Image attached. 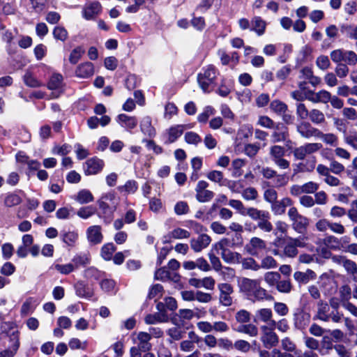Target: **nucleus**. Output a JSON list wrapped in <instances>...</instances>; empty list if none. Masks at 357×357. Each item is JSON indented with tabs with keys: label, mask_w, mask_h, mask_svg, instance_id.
Returning a JSON list of instances; mask_svg holds the SVG:
<instances>
[{
	"label": "nucleus",
	"mask_w": 357,
	"mask_h": 357,
	"mask_svg": "<svg viewBox=\"0 0 357 357\" xmlns=\"http://www.w3.org/2000/svg\"><path fill=\"white\" fill-rule=\"evenodd\" d=\"M271 109L276 113L284 114L287 109V106L279 100H273L270 105Z\"/></svg>",
	"instance_id": "774afa93"
},
{
	"label": "nucleus",
	"mask_w": 357,
	"mask_h": 357,
	"mask_svg": "<svg viewBox=\"0 0 357 357\" xmlns=\"http://www.w3.org/2000/svg\"><path fill=\"white\" fill-rule=\"evenodd\" d=\"M252 24L251 31H255L259 36H261L264 33L266 23L261 17L259 16L254 17L252 20Z\"/></svg>",
	"instance_id": "f704fd0d"
},
{
	"label": "nucleus",
	"mask_w": 357,
	"mask_h": 357,
	"mask_svg": "<svg viewBox=\"0 0 357 357\" xmlns=\"http://www.w3.org/2000/svg\"><path fill=\"white\" fill-rule=\"evenodd\" d=\"M54 269L61 274L68 275L75 269V266L71 263L66 264H56L54 265Z\"/></svg>",
	"instance_id": "680f3d73"
},
{
	"label": "nucleus",
	"mask_w": 357,
	"mask_h": 357,
	"mask_svg": "<svg viewBox=\"0 0 357 357\" xmlns=\"http://www.w3.org/2000/svg\"><path fill=\"white\" fill-rule=\"evenodd\" d=\"M343 61L347 66H355L357 63V54L354 51L344 50Z\"/></svg>",
	"instance_id": "052dcab7"
},
{
	"label": "nucleus",
	"mask_w": 357,
	"mask_h": 357,
	"mask_svg": "<svg viewBox=\"0 0 357 357\" xmlns=\"http://www.w3.org/2000/svg\"><path fill=\"white\" fill-rule=\"evenodd\" d=\"M20 96L25 99V100H33L34 99H40L44 96L43 91H22L20 92Z\"/></svg>",
	"instance_id": "49530a36"
},
{
	"label": "nucleus",
	"mask_w": 357,
	"mask_h": 357,
	"mask_svg": "<svg viewBox=\"0 0 357 357\" xmlns=\"http://www.w3.org/2000/svg\"><path fill=\"white\" fill-rule=\"evenodd\" d=\"M192 125H176L167 130V139L165 144H169L174 142L180 136L182 135L185 129L192 128Z\"/></svg>",
	"instance_id": "4468645a"
},
{
	"label": "nucleus",
	"mask_w": 357,
	"mask_h": 357,
	"mask_svg": "<svg viewBox=\"0 0 357 357\" xmlns=\"http://www.w3.org/2000/svg\"><path fill=\"white\" fill-rule=\"evenodd\" d=\"M250 313L245 310H241L235 314V319L240 324L249 323L251 319Z\"/></svg>",
	"instance_id": "4d7b16f0"
},
{
	"label": "nucleus",
	"mask_w": 357,
	"mask_h": 357,
	"mask_svg": "<svg viewBox=\"0 0 357 357\" xmlns=\"http://www.w3.org/2000/svg\"><path fill=\"white\" fill-rule=\"evenodd\" d=\"M328 167L331 172L337 175L342 174L345 170L344 166L333 158L330 159Z\"/></svg>",
	"instance_id": "864d4df0"
},
{
	"label": "nucleus",
	"mask_w": 357,
	"mask_h": 357,
	"mask_svg": "<svg viewBox=\"0 0 357 357\" xmlns=\"http://www.w3.org/2000/svg\"><path fill=\"white\" fill-rule=\"evenodd\" d=\"M276 289L281 293H289L291 291V284L289 280H279L275 285Z\"/></svg>",
	"instance_id": "bf43d9fd"
},
{
	"label": "nucleus",
	"mask_w": 357,
	"mask_h": 357,
	"mask_svg": "<svg viewBox=\"0 0 357 357\" xmlns=\"http://www.w3.org/2000/svg\"><path fill=\"white\" fill-rule=\"evenodd\" d=\"M291 96L298 101L307 99L313 102L326 103L330 99V93L328 91H319L317 93L314 91H293Z\"/></svg>",
	"instance_id": "f03ea898"
},
{
	"label": "nucleus",
	"mask_w": 357,
	"mask_h": 357,
	"mask_svg": "<svg viewBox=\"0 0 357 357\" xmlns=\"http://www.w3.org/2000/svg\"><path fill=\"white\" fill-rule=\"evenodd\" d=\"M341 31L345 33L349 38L357 40V25L342 24Z\"/></svg>",
	"instance_id": "603ef678"
},
{
	"label": "nucleus",
	"mask_w": 357,
	"mask_h": 357,
	"mask_svg": "<svg viewBox=\"0 0 357 357\" xmlns=\"http://www.w3.org/2000/svg\"><path fill=\"white\" fill-rule=\"evenodd\" d=\"M190 236V233L188 231L178 227L173 229L168 234L167 236H165V238H169V239H182L188 238Z\"/></svg>",
	"instance_id": "79ce46f5"
},
{
	"label": "nucleus",
	"mask_w": 357,
	"mask_h": 357,
	"mask_svg": "<svg viewBox=\"0 0 357 357\" xmlns=\"http://www.w3.org/2000/svg\"><path fill=\"white\" fill-rule=\"evenodd\" d=\"M317 312L315 316V318L319 319L323 321H328V314L330 307L329 305L324 301L323 300H319L317 302Z\"/></svg>",
	"instance_id": "5701e85b"
},
{
	"label": "nucleus",
	"mask_w": 357,
	"mask_h": 357,
	"mask_svg": "<svg viewBox=\"0 0 357 357\" xmlns=\"http://www.w3.org/2000/svg\"><path fill=\"white\" fill-rule=\"evenodd\" d=\"M154 278L157 280L166 281L172 280L174 282H178L180 278L177 273L170 272L165 266L157 269L155 272Z\"/></svg>",
	"instance_id": "aec40b11"
},
{
	"label": "nucleus",
	"mask_w": 357,
	"mask_h": 357,
	"mask_svg": "<svg viewBox=\"0 0 357 357\" xmlns=\"http://www.w3.org/2000/svg\"><path fill=\"white\" fill-rule=\"evenodd\" d=\"M315 158L312 157L311 160H307L306 162H299L296 165L295 172H311L315 167Z\"/></svg>",
	"instance_id": "a19ab883"
},
{
	"label": "nucleus",
	"mask_w": 357,
	"mask_h": 357,
	"mask_svg": "<svg viewBox=\"0 0 357 357\" xmlns=\"http://www.w3.org/2000/svg\"><path fill=\"white\" fill-rule=\"evenodd\" d=\"M65 86L63 76L59 73L53 74L48 82L49 89H57Z\"/></svg>",
	"instance_id": "4c0bfd02"
},
{
	"label": "nucleus",
	"mask_w": 357,
	"mask_h": 357,
	"mask_svg": "<svg viewBox=\"0 0 357 357\" xmlns=\"http://www.w3.org/2000/svg\"><path fill=\"white\" fill-rule=\"evenodd\" d=\"M94 73V66L91 62H84L79 64L75 70V75L79 78H88Z\"/></svg>",
	"instance_id": "412c9836"
},
{
	"label": "nucleus",
	"mask_w": 357,
	"mask_h": 357,
	"mask_svg": "<svg viewBox=\"0 0 357 357\" xmlns=\"http://www.w3.org/2000/svg\"><path fill=\"white\" fill-rule=\"evenodd\" d=\"M285 153L286 151L284 147L281 146L273 145L270 148V156L272 161L276 159H279L281 157H284Z\"/></svg>",
	"instance_id": "6e6d98bb"
},
{
	"label": "nucleus",
	"mask_w": 357,
	"mask_h": 357,
	"mask_svg": "<svg viewBox=\"0 0 357 357\" xmlns=\"http://www.w3.org/2000/svg\"><path fill=\"white\" fill-rule=\"evenodd\" d=\"M273 129L274 131L271 134L272 143L275 144L282 142L291 143V140L289 138V135L287 127L281 123H278Z\"/></svg>",
	"instance_id": "9b49d317"
},
{
	"label": "nucleus",
	"mask_w": 357,
	"mask_h": 357,
	"mask_svg": "<svg viewBox=\"0 0 357 357\" xmlns=\"http://www.w3.org/2000/svg\"><path fill=\"white\" fill-rule=\"evenodd\" d=\"M335 344L331 339L327 336L322 338L319 343V352L322 356L329 355L333 351Z\"/></svg>",
	"instance_id": "7c9ffc66"
},
{
	"label": "nucleus",
	"mask_w": 357,
	"mask_h": 357,
	"mask_svg": "<svg viewBox=\"0 0 357 357\" xmlns=\"http://www.w3.org/2000/svg\"><path fill=\"white\" fill-rule=\"evenodd\" d=\"M309 118L314 124H321L326 121L325 116L323 112L315 109L310 112Z\"/></svg>",
	"instance_id": "de8ad7c7"
},
{
	"label": "nucleus",
	"mask_w": 357,
	"mask_h": 357,
	"mask_svg": "<svg viewBox=\"0 0 357 357\" xmlns=\"http://www.w3.org/2000/svg\"><path fill=\"white\" fill-rule=\"evenodd\" d=\"M84 53V50H82L80 47L75 48L70 54L69 61L72 64L77 63L79 61Z\"/></svg>",
	"instance_id": "338daca9"
},
{
	"label": "nucleus",
	"mask_w": 357,
	"mask_h": 357,
	"mask_svg": "<svg viewBox=\"0 0 357 357\" xmlns=\"http://www.w3.org/2000/svg\"><path fill=\"white\" fill-rule=\"evenodd\" d=\"M316 277V273L310 269H307L305 272L296 271L294 273V279L303 284H306L310 280H314Z\"/></svg>",
	"instance_id": "cd10ccee"
},
{
	"label": "nucleus",
	"mask_w": 357,
	"mask_h": 357,
	"mask_svg": "<svg viewBox=\"0 0 357 357\" xmlns=\"http://www.w3.org/2000/svg\"><path fill=\"white\" fill-rule=\"evenodd\" d=\"M10 341L13 343L12 344L11 349H5L0 353V357H13L17 351L20 342L17 335L13 333L10 337Z\"/></svg>",
	"instance_id": "c756f323"
},
{
	"label": "nucleus",
	"mask_w": 357,
	"mask_h": 357,
	"mask_svg": "<svg viewBox=\"0 0 357 357\" xmlns=\"http://www.w3.org/2000/svg\"><path fill=\"white\" fill-rule=\"evenodd\" d=\"M240 291L245 294L254 301H264L272 298L267 291L260 286L259 280L241 278L238 280Z\"/></svg>",
	"instance_id": "f257e3e1"
},
{
	"label": "nucleus",
	"mask_w": 357,
	"mask_h": 357,
	"mask_svg": "<svg viewBox=\"0 0 357 357\" xmlns=\"http://www.w3.org/2000/svg\"><path fill=\"white\" fill-rule=\"evenodd\" d=\"M261 340L266 349H271L278 345L279 337L274 331H264Z\"/></svg>",
	"instance_id": "4be33fe9"
},
{
	"label": "nucleus",
	"mask_w": 357,
	"mask_h": 357,
	"mask_svg": "<svg viewBox=\"0 0 357 357\" xmlns=\"http://www.w3.org/2000/svg\"><path fill=\"white\" fill-rule=\"evenodd\" d=\"M334 261L338 264L342 266L349 275L353 276V279L357 281V264L343 256H336L333 257Z\"/></svg>",
	"instance_id": "f8f14e48"
},
{
	"label": "nucleus",
	"mask_w": 357,
	"mask_h": 357,
	"mask_svg": "<svg viewBox=\"0 0 357 357\" xmlns=\"http://www.w3.org/2000/svg\"><path fill=\"white\" fill-rule=\"evenodd\" d=\"M75 199L80 204H85L93 202L94 198L89 190L83 189L78 192Z\"/></svg>",
	"instance_id": "e433bc0d"
},
{
	"label": "nucleus",
	"mask_w": 357,
	"mask_h": 357,
	"mask_svg": "<svg viewBox=\"0 0 357 357\" xmlns=\"http://www.w3.org/2000/svg\"><path fill=\"white\" fill-rule=\"evenodd\" d=\"M280 278L281 276L278 272H266L264 276V281L270 287L275 286Z\"/></svg>",
	"instance_id": "5fc2aeb1"
},
{
	"label": "nucleus",
	"mask_w": 357,
	"mask_h": 357,
	"mask_svg": "<svg viewBox=\"0 0 357 357\" xmlns=\"http://www.w3.org/2000/svg\"><path fill=\"white\" fill-rule=\"evenodd\" d=\"M297 132L304 138H310L312 137H317L319 130L314 128L307 121H302L297 125Z\"/></svg>",
	"instance_id": "dca6fc26"
},
{
	"label": "nucleus",
	"mask_w": 357,
	"mask_h": 357,
	"mask_svg": "<svg viewBox=\"0 0 357 357\" xmlns=\"http://www.w3.org/2000/svg\"><path fill=\"white\" fill-rule=\"evenodd\" d=\"M238 264H241L242 268L244 270H251L253 271L259 270V264L252 257H242L241 256Z\"/></svg>",
	"instance_id": "c85d7f7f"
},
{
	"label": "nucleus",
	"mask_w": 357,
	"mask_h": 357,
	"mask_svg": "<svg viewBox=\"0 0 357 357\" xmlns=\"http://www.w3.org/2000/svg\"><path fill=\"white\" fill-rule=\"evenodd\" d=\"M114 196L113 194H108L102 196L100 199L98 200L97 204L101 213L98 214V216L104 220L106 224L110 222L112 217L114 210L109 206V205L104 199L112 200Z\"/></svg>",
	"instance_id": "6e6552de"
},
{
	"label": "nucleus",
	"mask_w": 357,
	"mask_h": 357,
	"mask_svg": "<svg viewBox=\"0 0 357 357\" xmlns=\"http://www.w3.org/2000/svg\"><path fill=\"white\" fill-rule=\"evenodd\" d=\"M305 245L301 238L289 237L284 244L283 253L287 257L294 258L298 253L297 248H304Z\"/></svg>",
	"instance_id": "423d86ee"
},
{
	"label": "nucleus",
	"mask_w": 357,
	"mask_h": 357,
	"mask_svg": "<svg viewBox=\"0 0 357 357\" xmlns=\"http://www.w3.org/2000/svg\"><path fill=\"white\" fill-rule=\"evenodd\" d=\"M101 11V5L98 1L90 2L85 5L83 9V17L87 20H92Z\"/></svg>",
	"instance_id": "6ab92c4d"
},
{
	"label": "nucleus",
	"mask_w": 357,
	"mask_h": 357,
	"mask_svg": "<svg viewBox=\"0 0 357 357\" xmlns=\"http://www.w3.org/2000/svg\"><path fill=\"white\" fill-rule=\"evenodd\" d=\"M62 241L68 246L73 247L75 245L78 239V234L76 231H65L61 234Z\"/></svg>",
	"instance_id": "37998d69"
},
{
	"label": "nucleus",
	"mask_w": 357,
	"mask_h": 357,
	"mask_svg": "<svg viewBox=\"0 0 357 357\" xmlns=\"http://www.w3.org/2000/svg\"><path fill=\"white\" fill-rule=\"evenodd\" d=\"M144 321L147 324H155L159 322H167L168 317L167 314L156 312L147 314L144 318Z\"/></svg>",
	"instance_id": "c9c22d12"
},
{
	"label": "nucleus",
	"mask_w": 357,
	"mask_h": 357,
	"mask_svg": "<svg viewBox=\"0 0 357 357\" xmlns=\"http://www.w3.org/2000/svg\"><path fill=\"white\" fill-rule=\"evenodd\" d=\"M268 212V211H267L259 210L257 208L250 207L247 208L245 215H248L253 220L257 221L261 218H264V215H266Z\"/></svg>",
	"instance_id": "c03bdc74"
},
{
	"label": "nucleus",
	"mask_w": 357,
	"mask_h": 357,
	"mask_svg": "<svg viewBox=\"0 0 357 357\" xmlns=\"http://www.w3.org/2000/svg\"><path fill=\"white\" fill-rule=\"evenodd\" d=\"M270 219L271 215L269 212H268L266 215H264V218H261L259 220H257V226L253 227V229L259 228L264 232H271L273 230V227L272 223L270 222Z\"/></svg>",
	"instance_id": "473e14b6"
},
{
	"label": "nucleus",
	"mask_w": 357,
	"mask_h": 357,
	"mask_svg": "<svg viewBox=\"0 0 357 357\" xmlns=\"http://www.w3.org/2000/svg\"><path fill=\"white\" fill-rule=\"evenodd\" d=\"M229 240L228 238H222L218 243V246L221 250V257L222 259L229 264H238L241 255L236 252H232L226 247L229 245Z\"/></svg>",
	"instance_id": "39448f33"
},
{
	"label": "nucleus",
	"mask_w": 357,
	"mask_h": 357,
	"mask_svg": "<svg viewBox=\"0 0 357 357\" xmlns=\"http://www.w3.org/2000/svg\"><path fill=\"white\" fill-rule=\"evenodd\" d=\"M76 294L81 298H90L93 296V291L82 281H79L75 284Z\"/></svg>",
	"instance_id": "b1692460"
},
{
	"label": "nucleus",
	"mask_w": 357,
	"mask_h": 357,
	"mask_svg": "<svg viewBox=\"0 0 357 357\" xmlns=\"http://www.w3.org/2000/svg\"><path fill=\"white\" fill-rule=\"evenodd\" d=\"M218 289L220 291V303L225 307L231 305L233 298L231 295L234 293L232 285L229 283H220L218 284Z\"/></svg>",
	"instance_id": "1a4fd4ad"
},
{
	"label": "nucleus",
	"mask_w": 357,
	"mask_h": 357,
	"mask_svg": "<svg viewBox=\"0 0 357 357\" xmlns=\"http://www.w3.org/2000/svg\"><path fill=\"white\" fill-rule=\"evenodd\" d=\"M140 128L142 132L149 136L153 137L155 135V130L152 126L151 119L150 116H144L140 122Z\"/></svg>",
	"instance_id": "2f4dec72"
},
{
	"label": "nucleus",
	"mask_w": 357,
	"mask_h": 357,
	"mask_svg": "<svg viewBox=\"0 0 357 357\" xmlns=\"http://www.w3.org/2000/svg\"><path fill=\"white\" fill-rule=\"evenodd\" d=\"M116 250V247L112 243L105 244L101 248V256L107 261L112 259L113 253Z\"/></svg>",
	"instance_id": "8fccbe9b"
},
{
	"label": "nucleus",
	"mask_w": 357,
	"mask_h": 357,
	"mask_svg": "<svg viewBox=\"0 0 357 357\" xmlns=\"http://www.w3.org/2000/svg\"><path fill=\"white\" fill-rule=\"evenodd\" d=\"M266 249V243L259 237H252L245 245L244 250L250 256L257 257Z\"/></svg>",
	"instance_id": "0eeeda50"
},
{
	"label": "nucleus",
	"mask_w": 357,
	"mask_h": 357,
	"mask_svg": "<svg viewBox=\"0 0 357 357\" xmlns=\"http://www.w3.org/2000/svg\"><path fill=\"white\" fill-rule=\"evenodd\" d=\"M117 121L121 126L131 130L137 125V120L135 116H129L125 114H121L117 116Z\"/></svg>",
	"instance_id": "bb28decb"
},
{
	"label": "nucleus",
	"mask_w": 357,
	"mask_h": 357,
	"mask_svg": "<svg viewBox=\"0 0 357 357\" xmlns=\"http://www.w3.org/2000/svg\"><path fill=\"white\" fill-rule=\"evenodd\" d=\"M317 138L321 139L324 143L332 146L335 147L338 145V137L333 133H324L319 130Z\"/></svg>",
	"instance_id": "58836bf2"
},
{
	"label": "nucleus",
	"mask_w": 357,
	"mask_h": 357,
	"mask_svg": "<svg viewBox=\"0 0 357 357\" xmlns=\"http://www.w3.org/2000/svg\"><path fill=\"white\" fill-rule=\"evenodd\" d=\"M215 79V70L212 66H208L203 73L198 75L197 80L199 86L202 89H206L207 88H214Z\"/></svg>",
	"instance_id": "20e7f679"
},
{
	"label": "nucleus",
	"mask_w": 357,
	"mask_h": 357,
	"mask_svg": "<svg viewBox=\"0 0 357 357\" xmlns=\"http://www.w3.org/2000/svg\"><path fill=\"white\" fill-rule=\"evenodd\" d=\"M242 197L245 200H255L258 197V192L255 188L249 187L243 190Z\"/></svg>",
	"instance_id": "0e129e2a"
},
{
	"label": "nucleus",
	"mask_w": 357,
	"mask_h": 357,
	"mask_svg": "<svg viewBox=\"0 0 357 357\" xmlns=\"http://www.w3.org/2000/svg\"><path fill=\"white\" fill-rule=\"evenodd\" d=\"M310 315L301 309H297L294 314V324L297 329H304L310 323Z\"/></svg>",
	"instance_id": "f3484780"
},
{
	"label": "nucleus",
	"mask_w": 357,
	"mask_h": 357,
	"mask_svg": "<svg viewBox=\"0 0 357 357\" xmlns=\"http://www.w3.org/2000/svg\"><path fill=\"white\" fill-rule=\"evenodd\" d=\"M273 317V312L270 308H261L256 311L255 321H261L265 323L270 321V318Z\"/></svg>",
	"instance_id": "ea45409f"
},
{
	"label": "nucleus",
	"mask_w": 357,
	"mask_h": 357,
	"mask_svg": "<svg viewBox=\"0 0 357 357\" xmlns=\"http://www.w3.org/2000/svg\"><path fill=\"white\" fill-rule=\"evenodd\" d=\"M104 165L103 160L97 157L89 158L84 163V172L86 175L96 174L102 169Z\"/></svg>",
	"instance_id": "ddd939ff"
},
{
	"label": "nucleus",
	"mask_w": 357,
	"mask_h": 357,
	"mask_svg": "<svg viewBox=\"0 0 357 357\" xmlns=\"http://www.w3.org/2000/svg\"><path fill=\"white\" fill-rule=\"evenodd\" d=\"M306 82L310 83L312 87H317L321 84V78L313 75L312 71L309 68H305L301 70Z\"/></svg>",
	"instance_id": "72a5a7b5"
},
{
	"label": "nucleus",
	"mask_w": 357,
	"mask_h": 357,
	"mask_svg": "<svg viewBox=\"0 0 357 357\" xmlns=\"http://www.w3.org/2000/svg\"><path fill=\"white\" fill-rule=\"evenodd\" d=\"M185 141L188 144L197 145L202 142L200 136L195 132H187L184 136Z\"/></svg>",
	"instance_id": "e2e57ef3"
},
{
	"label": "nucleus",
	"mask_w": 357,
	"mask_h": 357,
	"mask_svg": "<svg viewBox=\"0 0 357 357\" xmlns=\"http://www.w3.org/2000/svg\"><path fill=\"white\" fill-rule=\"evenodd\" d=\"M208 183L205 181H200L198 182L196 188V199L199 202H207L211 201L213 197V192L207 190Z\"/></svg>",
	"instance_id": "9d476101"
},
{
	"label": "nucleus",
	"mask_w": 357,
	"mask_h": 357,
	"mask_svg": "<svg viewBox=\"0 0 357 357\" xmlns=\"http://www.w3.org/2000/svg\"><path fill=\"white\" fill-rule=\"evenodd\" d=\"M96 213V207L87 206L81 207L77 211V215L82 219H88Z\"/></svg>",
	"instance_id": "09e8293b"
},
{
	"label": "nucleus",
	"mask_w": 357,
	"mask_h": 357,
	"mask_svg": "<svg viewBox=\"0 0 357 357\" xmlns=\"http://www.w3.org/2000/svg\"><path fill=\"white\" fill-rule=\"evenodd\" d=\"M211 242V238L206 234H202L197 238H193L190 240V244L192 250L195 252H200L207 248Z\"/></svg>",
	"instance_id": "2eb2a0df"
},
{
	"label": "nucleus",
	"mask_w": 357,
	"mask_h": 357,
	"mask_svg": "<svg viewBox=\"0 0 357 357\" xmlns=\"http://www.w3.org/2000/svg\"><path fill=\"white\" fill-rule=\"evenodd\" d=\"M278 266L276 260L272 256H266L262 258L259 264V269H271Z\"/></svg>",
	"instance_id": "3c124183"
},
{
	"label": "nucleus",
	"mask_w": 357,
	"mask_h": 357,
	"mask_svg": "<svg viewBox=\"0 0 357 357\" xmlns=\"http://www.w3.org/2000/svg\"><path fill=\"white\" fill-rule=\"evenodd\" d=\"M264 199L271 204L275 202L278 199V192L273 188H268L264 192Z\"/></svg>",
	"instance_id": "69168bd1"
},
{
	"label": "nucleus",
	"mask_w": 357,
	"mask_h": 357,
	"mask_svg": "<svg viewBox=\"0 0 357 357\" xmlns=\"http://www.w3.org/2000/svg\"><path fill=\"white\" fill-rule=\"evenodd\" d=\"M139 344L137 345L143 352H147L151 349V344L149 341L151 339V334L146 332H139L137 335Z\"/></svg>",
	"instance_id": "a878e982"
},
{
	"label": "nucleus",
	"mask_w": 357,
	"mask_h": 357,
	"mask_svg": "<svg viewBox=\"0 0 357 357\" xmlns=\"http://www.w3.org/2000/svg\"><path fill=\"white\" fill-rule=\"evenodd\" d=\"M234 330L238 333L246 334L252 337H257L259 333L258 328L250 323L240 324L236 328H234Z\"/></svg>",
	"instance_id": "393cba45"
},
{
	"label": "nucleus",
	"mask_w": 357,
	"mask_h": 357,
	"mask_svg": "<svg viewBox=\"0 0 357 357\" xmlns=\"http://www.w3.org/2000/svg\"><path fill=\"white\" fill-rule=\"evenodd\" d=\"M75 268L79 266H86L90 262V258L88 254H82L75 255L73 259Z\"/></svg>",
	"instance_id": "13d9d810"
},
{
	"label": "nucleus",
	"mask_w": 357,
	"mask_h": 357,
	"mask_svg": "<svg viewBox=\"0 0 357 357\" xmlns=\"http://www.w3.org/2000/svg\"><path fill=\"white\" fill-rule=\"evenodd\" d=\"M22 202L21 197L16 193H8L5 196L4 204L7 207L18 205Z\"/></svg>",
	"instance_id": "a18cd8bd"
},
{
	"label": "nucleus",
	"mask_w": 357,
	"mask_h": 357,
	"mask_svg": "<svg viewBox=\"0 0 357 357\" xmlns=\"http://www.w3.org/2000/svg\"><path fill=\"white\" fill-rule=\"evenodd\" d=\"M86 236L88 241L93 244H99L103 239L102 234V227L100 225H93L86 229Z\"/></svg>",
	"instance_id": "a211bd4d"
},
{
	"label": "nucleus",
	"mask_w": 357,
	"mask_h": 357,
	"mask_svg": "<svg viewBox=\"0 0 357 357\" xmlns=\"http://www.w3.org/2000/svg\"><path fill=\"white\" fill-rule=\"evenodd\" d=\"M287 215L291 221L292 229L298 234H304L309 225V219L300 214L294 206L289 209Z\"/></svg>",
	"instance_id": "7ed1b4c3"
}]
</instances>
